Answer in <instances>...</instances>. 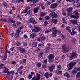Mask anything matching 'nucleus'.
I'll list each match as a JSON object with an SVG mask.
<instances>
[{
	"label": "nucleus",
	"mask_w": 80,
	"mask_h": 80,
	"mask_svg": "<svg viewBox=\"0 0 80 80\" xmlns=\"http://www.w3.org/2000/svg\"><path fill=\"white\" fill-rule=\"evenodd\" d=\"M76 64V63L75 62H71L68 65V70H71L73 66Z\"/></svg>",
	"instance_id": "1"
},
{
	"label": "nucleus",
	"mask_w": 80,
	"mask_h": 80,
	"mask_svg": "<svg viewBox=\"0 0 80 80\" xmlns=\"http://www.w3.org/2000/svg\"><path fill=\"white\" fill-rule=\"evenodd\" d=\"M70 54H68L67 55V56L69 58H71L72 59H73V57H75L76 56V53H75V51H73L71 53V55L70 56Z\"/></svg>",
	"instance_id": "2"
},
{
	"label": "nucleus",
	"mask_w": 80,
	"mask_h": 80,
	"mask_svg": "<svg viewBox=\"0 0 80 80\" xmlns=\"http://www.w3.org/2000/svg\"><path fill=\"white\" fill-rule=\"evenodd\" d=\"M52 30H53V31H52V37H54L56 36V34H57V33L58 32V30L55 29V28L53 27L52 28Z\"/></svg>",
	"instance_id": "3"
},
{
	"label": "nucleus",
	"mask_w": 80,
	"mask_h": 80,
	"mask_svg": "<svg viewBox=\"0 0 80 80\" xmlns=\"http://www.w3.org/2000/svg\"><path fill=\"white\" fill-rule=\"evenodd\" d=\"M54 57L55 56H54L53 54H50L48 55V58H49L50 62H53V59L54 58Z\"/></svg>",
	"instance_id": "4"
},
{
	"label": "nucleus",
	"mask_w": 80,
	"mask_h": 80,
	"mask_svg": "<svg viewBox=\"0 0 80 80\" xmlns=\"http://www.w3.org/2000/svg\"><path fill=\"white\" fill-rule=\"evenodd\" d=\"M39 31H40V28L35 26V28L32 30V32H34V33H37Z\"/></svg>",
	"instance_id": "5"
},
{
	"label": "nucleus",
	"mask_w": 80,
	"mask_h": 80,
	"mask_svg": "<svg viewBox=\"0 0 80 80\" xmlns=\"http://www.w3.org/2000/svg\"><path fill=\"white\" fill-rule=\"evenodd\" d=\"M49 16L51 18H57L58 15L55 12L51 13L49 14Z\"/></svg>",
	"instance_id": "6"
},
{
	"label": "nucleus",
	"mask_w": 80,
	"mask_h": 80,
	"mask_svg": "<svg viewBox=\"0 0 80 80\" xmlns=\"http://www.w3.org/2000/svg\"><path fill=\"white\" fill-rule=\"evenodd\" d=\"M55 68V65H51L50 66L48 67L49 70L50 72H52L53 70Z\"/></svg>",
	"instance_id": "7"
},
{
	"label": "nucleus",
	"mask_w": 80,
	"mask_h": 80,
	"mask_svg": "<svg viewBox=\"0 0 80 80\" xmlns=\"http://www.w3.org/2000/svg\"><path fill=\"white\" fill-rule=\"evenodd\" d=\"M62 50L63 52H68V51H69V50H70V49L66 47V46H65V45H63L62 46Z\"/></svg>",
	"instance_id": "8"
},
{
	"label": "nucleus",
	"mask_w": 80,
	"mask_h": 80,
	"mask_svg": "<svg viewBox=\"0 0 80 80\" xmlns=\"http://www.w3.org/2000/svg\"><path fill=\"white\" fill-rule=\"evenodd\" d=\"M79 16H78V12H76L75 13V16L74 15H71L70 16L71 18H79Z\"/></svg>",
	"instance_id": "9"
},
{
	"label": "nucleus",
	"mask_w": 80,
	"mask_h": 80,
	"mask_svg": "<svg viewBox=\"0 0 80 80\" xmlns=\"http://www.w3.org/2000/svg\"><path fill=\"white\" fill-rule=\"evenodd\" d=\"M58 6V4L57 3H55L54 4H51L50 6L51 8L54 9L56 8V7Z\"/></svg>",
	"instance_id": "10"
},
{
	"label": "nucleus",
	"mask_w": 80,
	"mask_h": 80,
	"mask_svg": "<svg viewBox=\"0 0 80 80\" xmlns=\"http://www.w3.org/2000/svg\"><path fill=\"white\" fill-rule=\"evenodd\" d=\"M40 6H38V7H36L34 8V13H36L38 12V11L39 10H40Z\"/></svg>",
	"instance_id": "11"
},
{
	"label": "nucleus",
	"mask_w": 80,
	"mask_h": 80,
	"mask_svg": "<svg viewBox=\"0 0 80 80\" xmlns=\"http://www.w3.org/2000/svg\"><path fill=\"white\" fill-rule=\"evenodd\" d=\"M30 37L31 38H32V39H34V38H35V37H37V35H36V34L35 33H33L30 34Z\"/></svg>",
	"instance_id": "12"
},
{
	"label": "nucleus",
	"mask_w": 80,
	"mask_h": 80,
	"mask_svg": "<svg viewBox=\"0 0 80 80\" xmlns=\"http://www.w3.org/2000/svg\"><path fill=\"white\" fill-rule=\"evenodd\" d=\"M18 49L20 50L22 53H25V49L24 48H22L18 47Z\"/></svg>",
	"instance_id": "13"
},
{
	"label": "nucleus",
	"mask_w": 80,
	"mask_h": 80,
	"mask_svg": "<svg viewBox=\"0 0 80 80\" xmlns=\"http://www.w3.org/2000/svg\"><path fill=\"white\" fill-rule=\"evenodd\" d=\"M70 27L69 26H67L66 28V30H68L71 35H72V32H71V30L70 29Z\"/></svg>",
	"instance_id": "14"
},
{
	"label": "nucleus",
	"mask_w": 80,
	"mask_h": 80,
	"mask_svg": "<svg viewBox=\"0 0 80 80\" xmlns=\"http://www.w3.org/2000/svg\"><path fill=\"white\" fill-rule=\"evenodd\" d=\"M23 28V25H22L18 29L17 32L19 33H20V31H21V30H22V28Z\"/></svg>",
	"instance_id": "15"
},
{
	"label": "nucleus",
	"mask_w": 80,
	"mask_h": 80,
	"mask_svg": "<svg viewBox=\"0 0 80 80\" xmlns=\"http://www.w3.org/2000/svg\"><path fill=\"white\" fill-rule=\"evenodd\" d=\"M3 68L5 69V70L3 72L4 73H7V72H8V71L9 70V69H8V68L5 67H3Z\"/></svg>",
	"instance_id": "16"
},
{
	"label": "nucleus",
	"mask_w": 80,
	"mask_h": 80,
	"mask_svg": "<svg viewBox=\"0 0 80 80\" xmlns=\"http://www.w3.org/2000/svg\"><path fill=\"white\" fill-rule=\"evenodd\" d=\"M71 22L72 23L73 25H77V22L76 20H72Z\"/></svg>",
	"instance_id": "17"
},
{
	"label": "nucleus",
	"mask_w": 80,
	"mask_h": 80,
	"mask_svg": "<svg viewBox=\"0 0 80 80\" xmlns=\"http://www.w3.org/2000/svg\"><path fill=\"white\" fill-rule=\"evenodd\" d=\"M72 9H73V8L71 7L69 8H67L66 9V11L67 12H71V11L72 10Z\"/></svg>",
	"instance_id": "18"
},
{
	"label": "nucleus",
	"mask_w": 80,
	"mask_h": 80,
	"mask_svg": "<svg viewBox=\"0 0 80 80\" xmlns=\"http://www.w3.org/2000/svg\"><path fill=\"white\" fill-rule=\"evenodd\" d=\"M38 45V43L37 42H34L32 43V46L34 47H37Z\"/></svg>",
	"instance_id": "19"
},
{
	"label": "nucleus",
	"mask_w": 80,
	"mask_h": 80,
	"mask_svg": "<svg viewBox=\"0 0 80 80\" xmlns=\"http://www.w3.org/2000/svg\"><path fill=\"white\" fill-rule=\"evenodd\" d=\"M23 66H21L19 68L17 69V71L18 72H20V71L22 70V69H23Z\"/></svg>",
	"instance_id": "20"
},
{
	"label": "nucleus",
	"mask_w": 80,
	"mask_h": 80,
	"mask_svg": "<svg viewBox=\"0 0 80 80\" xmlns=\"http://www.w3.org/2000/svg\"><path fill=\"white\" fill-rule=\"evenodd\" d=\"M45 76L46 77V78H48V77H49V72H46L45 74Z\"/></svg>",
	"instance_id": "21"
},
{
	"label": "nucleus",
	"mask_w": 80,
	"mask_h": 80,
	"mask_svg": "<svg viewBox=\"0 0 80 80\" xmlns=\"http://www.w3.org/2000/svg\"><path fill=\"white\" fill-rule=\"evenodd\" d=\"M58 22V21H57V20L53 19H52V23H55L56 24V23H57Z\"/></svg>",
	"instance_id": "22"
},
{
	"label": "nucleus",
	"mask_w": 80,
	"mask_h": 80,
	"mask_svg": "<svg viewBox=\"0 0 80 80\" xmlns=\"http://www.w3.org/2000/svg\"><path fill=\"white\" fill-rule=\"evenodd\" d=\"M64 76L65 77H67L69 78L70 77V76L69 75V74H68V73L66 72H65L64 73Z\"/></svg>",
	"instance_id": "23"
},
{
	"label": "nucleus",
	"mask_w": 80,
	"mask_h": 80,
	"mask_svg": "<svg viewBox=\"0 0 80 80\" xmlns=\"http://www.w3.org/2000/svg\"><path fill=\"white\" fill-rule=\"evenodd\" d=\"M62 68V67L61 65H59L57 66V69L58 70H60Z\"/></svg>",
	"instance_id": "24"
},
{
	"label": "nucleus",
	"mask_w": 80,
	"mask_h": 80,
	"mask_svg": "<svg viewBox=\"0 0 80 80\" xmlns=\"http://www.w3.org/2000/svg\"><path fill=\"white\" fill-rule=\"evenodd\" d=\"M41 65H42V63H41V62H38V63H37V65L38 67H41Z\"/></svg>",
	"instance_id": "25"
},
{
	"label": "nucleus",
	"mask_w": 80,
	"mask_h": 80,
	"mask_svg": "<svg viewBox=\"0 0 80 80\" xmlns=\"http://www.w3.org/2000/svg\"><path fill=\"white\" fill-rule=\"evenodd\" d=\"M33 21L32 18H31L29 19V22L30 23H32V22H33Z\"/></svg>",
	"instance_id": "26"
},
{
	"label": "nucleus",
	"mask_w": 80,
	"mask_h": 80,
	"mask_svg": "<svg viewBox=\"0 0 80 80\" xmlns=\"http://www.w3.org/2000/svg\"><path fill=\"white\" fill-rule=\"evenodd\" d=\"M46 14V13H45L41 12L40 13V16H41V17H43V16H44V15H45Z\"/></svg>",
	"instance_id": "27"
},
{
	"label": "nucleus",
	"mask_w": 80,
	"mask_h": 80,
	"mask_svg": "<svg viewBox=\"0 0 80 80\" xmlns=\"http://www.w3.org/2000/svg\"><path fill=\"white\" fill-rule=\"evenodd\" d=\"M39 1V0H32V2L33 3H37Z\"/></svg>",
	"instance_id": "28"
},
{
	"label": "nucleus",
	"mask_w": 80,
	"mask_h": 80,
	"mask_svg": "<svg viewBox=\"0 0 80 80\" xmlns=\"http://www.w3.org/2000/svg\"><path fill=\"white\" fill-rule=\"evenodd\" d=\"M76 78H79L80 77V72H78L76 75Z\"/></svg>",
	"instance_id": "29"
},
{
	"label": "nucleus",
	"mask_w": 80,
	"mask_h": 80,
	"mask_svg": "<svg viewBox=\"0 0 80 80\" xmlns=\"http://www.w3.org/2000/svg\"><path fill=\"white\" fill-rule=\"evenodd\" d=\"M42 67L43 68L45 69V68H47V65L45 64H43L42 65Z\"/></svg>",
	"instance_id": "30"
},
{
	"label": "nucleus",
	"mask_w": 80,
	"mask_h": 80,
	"mask_svg": "<svg viewBox=\"0 0 80 80\" xmlns=\"http://www.w3.org/2000/svg\"><path fill=\"white\" fill-rule=\"evenodd\" d=\"M62 20L63 21V23H65L66 24H67V22H65V18H62Z\"/></svg>",
	"instance_id": "31"
},
{
	"label": "nucleus",
	"mask_w": 80,
	"mask_h": 80,
	"mask_svg": "<svg viewBox=\"0 0 80 80\" xmlns=\"http://www.w3.org/2000/svg\"><path fill=\"white\" fill-rule=\"evenodd\" d=\"M72 32H72V34H71V35H74V34H76V35H77V31H72Z\"/></svg>",
	"instance_id": "32"
},
{
	"label": "nucleus",
	"mask_w": 80,
	"mask_h": 80,
	"mask_svg": "<svg viewBox=\"0 0 80 80\" xmlns=\"http://www.w3.org/2000/svg\"><path fill=\"white\" fill-rule=\"evenodd\" d=\"M43 55V52H41L39 54V57L40 58L42 57Z\"/></svg>",
	"instance_id": "33"
},
{
	"label": "nucleus",
	"mask_w": 80,
	"mask_h": 80,
	"mask_svg": "<svg viewBox=\"0 0 80 80\" xmlns=\"http://www.w3.org/2000/svg\"><path fill=\"white\" fill-rule=\"evenodd\" d=\"M50 48H47L46 49V52H48L50 51Z\"/></svg>",
	"instance_id": "34"
},
{
	"label": "nucleus",
	"mask_w": 80,
	"mask_h": 80,
	"mask_svg": "<svg viewBox=\"0 0 80 80\" xmlns=\"http://www.w3.org/2000/svg\"><path fill=\"white\" fill-rule=\"evenodd\" d=\"M62 71H59L58 73V75H62Z\"/></svg>",
	"instance_id": "35"
},
{
	"label": "nucleus",
	"mask_w": 80,
	"mask_h": 80,
	"mask_svg": "<svg viewBox=\"0 0 80 80\" xmlns=\"http://www.w3.org/2000/svg\"><path fill=\"white\" fill-rule=\"evenodd\" d=\"M46 4L47 5H50V4H51V3H50V2L49 1H47L46 2Z\"/></svg>",
	"instance_id": "36"
},
{
	"label": "nucleus",
	"mask_w": 80,
	"mask_h": 80,
	"mask_svg": "<svg viewBox=\"0 0 80 80\" xmlns=\"http://www.w3.org/2000/svg\"><path fill=\"white\" fill-rule=\"evenodd\" d=\"M41 6L42 9V10H45V6H44L43 5L41 4Z\"/></svg>",
	"instance_id": "37"
},
{
	"label": "nucleus",
	"mask_w": 80,
	"mask_h": 80,
	"mask_svg": "<svg viewBox=\"0 0 80 80\" xmlns=\"http://www.w3.org/2000/svg\"><path fill=\"white\" fill-rule=\"evenodd\" d=\"M15 35L16 37H19V33H18V32L15 33Z\"/></svg>",
	"instance_id": "38"
},
{
	"label": "nucleus",
	"mask_w": 80,
	"mask_h": 80,
	"mask_svg": "<svg viewBox=\"0 0 80 80\" xmlns=\"http://www.w3.org/2000/svg\"><path fill=\"white\" fill-rule=\"evenodd\" d=\"M50 18V17L48 16H47L45 17V19L46 20H49Z\"/></svg>",
	"instance_id": "39"
},
{
	"label": "nucleus",
	"mask_w": 80,
	"mask_h": 80,
	"mask_svg": "<svg viewBox=\"0 0 80 80\" xmlns=\"http://www.w3.org/2000/svg\"><path fill=\"white\" fill-rule=\"evenodd\" d=\"M41 40L43 41L45 40L46 38L45 37H42L41 38Z\"/></svg>",
	"instance_id": "40"
},
{
	"label": "nucleus",
	"mask_w": 80,
	"mask_h": 80,
	"mask_svg": "<svg viewBox=\"0 0 80 80\" xmlns=\"http://www.w3.org/2000/svg\"><path fill=\"white\" fill-rule=\"evenodd\" d=\"M32 77H33V76H32V75H28V78H29V79H31Z\"/></svg>",
	"instance_id": "41"
},
{
	"label": "nucleus",
	"mask_w": 80,
	"mask_h": 80,
	"mask_svg": "<svg viewBox=\"0 0 80 80\" xmlns=\"http://www.w3.org/2000/svg\"><path fill=\"white\" fill-rule=\"evenodd\" d=\"M23 37L25 39H27V38H28V37L27 36V35L25 34L23 35Z\"/></svg>",
	"instance_id": "42"
},
{
	"label": "nucleus",
	"mask_w": 80,
	"mask_h": 80,
	"mask_svg": "<svg viewBox=\"0 0 80 80\" xmlns=\"http://www.w3.org/2000/svg\"><path fill=\"white\" fill-rule=\"evenodd\" d=\"M13 73L12 71H11L10 72H7V74L8 75H10V74L11 73Z\"/></svg>",
	"instance_id": "43"
},
{
	"label": "nucleus",
	"mask_w": 80,
	"mask_h": 80,
	"mask_svg": "<svg viewBox=\"0 0 80 80\" xmlns=\"http://www.w3.org/2000/svg\"><path fill=\"white\" fill-rule=\"evenodd\" d=\"M7 59V55L4 56V57L3 58L2 60H5Z\"/></svg>",
	"instance_id": "44"
},
{
	"label": "nucleus",
	"mask_w": 80,
	"mask_h": 80,
	"mask_svg": "<svg viewBox=\"0 0 80 80\" xmlns=\"http://www.w3.org/2000/svg\"><path fill=\"white\" fill-rule=\"evenodd\" d=\"M33 24L35 25L37 23V21L35 20H33L32 22Z\"/></svg>",
	"instance_id": "45"
},
{
	"label": "nucleus",
	"mask_w": 80,
	"mask_h": 80,
	"mask_svg": "<svg viewBox=\"0 0 80 80\" xmlns=\"http://www.w3.org/2000/svg\"><path fill=\"white\" fill-rule=\"evenodd\" d=\"M23 13H27V10L26 9H25L23 10Z\"/></svg>",
	"instance_id": "46"
},
{
	"label": "nucleus",
	"mask_w": 80,
	"mask_h": 80,
	"mask_svg": "<svg viewBox=\"0 0 80 80\" xmlns=\"http://www.w3.org/2000/svg\"><path fill=\"white\" fill-rule=\"evenodd\" d=\"M28 27L30 28H32V25H31V24H29L28 25Z\"/></svg>",
	"instance_id": "47"
},
{
	"label": "nucleus",
	"mask_w": 80,
	"mask_h": 80,
	"mask_svg": "<svg viewBox=\"0 0 80 80\" xmlns=\"http://www.w3.org/2000/svg\"><path fill=\"white\" fill-rule=\"evenodd\" d=\"M65 55H63L62 56L61 59L62 60H63V59H65Z\"/></svg>",
	"instance_id": "48"
},
{
	"label": "nucleus",
	"mask_w": 80,
	"mask_h": 80,
	"mask_svg": "<svg viewBox=\"0 0 80 80\" xmlns=\"http://www.w3.org/2000/svg\"><path fill=\"white\" fill-rule=\"evenodd\" d=\"M72 73H73V74L76 73H77V71H76V70H74L72 71Z\"/></svg>",
	"instance_id": "49"
},
{
	"label": "nucleus",
	"mask_w": 80,
	"mask_h": 80,
	"mask_svg": "<svg viewBox=\"0 0 80 80\" xmlns=\"http://www.w3.org/2000/svg\"><path fill=\"white\" fill-rule=\"evenodd\" d=\"M9 35L12 37H13V32H12V33H10Z\"/></svg>",
	"instance_id": "50"
},
{
	"label": "nucleus",
	"mask_w": 80,
	"mask_h": 80,
	"mask_svg": "<svg viewBox=\"0 0 80 80\" xmlns=\"http://www.w3.org/2000/svg\"><path fill=\"white\" fill-rule=\"evenodd\" d=\"M50 32V31L48 30H47L45 32V33H48L49 32Z\"/></svg>",
	"instance_id": "51"
},
{
	"label": "nucleus",
	"mask_w": 80,
	"mask_h": 80,
	"mask_svg": "<svg viewBox=\"0 0 80 80\" xmlns=\"http://www.w3.org/2000/svg\"><path fill=\"white\" fill-rule=\"evenodd\" d=\"M76 70L77 71H79V70H80V68H76Z\"/></svg>",
	"instance_id": "52"
},
{
	"label": "nucleus",
	"mask_w": 80,
	"mask_h": 80,
	"mask_svg": "<svg viewBox=\"0 0 80 80\" xmlns=\"http://www.w3.org/2000/svg\"><path fill=\"white\" fill-rule=\"evenodd\" d=\"M35 73V72H34L32 71L31 72V75H32V76H33V75H34V74Z\"/></svg>",
	"instance_id": "53"
},
{
	"label": "nucleus",
	"mask_w": 80,
	"mask_h": 80,
	"mask_svg": "<svg viewBox=\"0 0 80 80\" xmlns=\"http://www.w3.org/2000/svg\"><path fill=\"white\" fill-rule=\"evenodd\" d=\"M38 45L39 47H43V46H44V44H41L40 43Z\"/></svg>",
	"instance_id": "54"
},
{
	"label": "nucleus",
	"mask_w": 80,
	"mask_h": 80,
	"mask_svg": "<svg viewBox=\"0 0 80 80\" xmlns=\"http://www.w3.org/2000/svg\"><path fill=\"white\" fill-rule=\"evenodd\" d=\"M36 52H39V51H40V48H37L36 49Z\"/></svg>",
	"instance_id": "55"
},
{
	"label": "nucleus",
	"mask_w": 80,
	"mask_h": 80,
	"mask_svg": "<svg viewBox=\"0 0 80 80\" xmlns=\"http://www.w3.org/2000/svg\"><path fill=\"white\" fill-rule=\"evenodd\" d=\"M48 22H47V21H45V22H44V25H48Z\"/></svg>",
	"instance_id": "56"
},
{
	"label": "nucleus",
	"mask_w": 80,
	"mask_h": 80,
	"mask_svg": "<svg viewBox=\"0 0 80 80\" xmlns=\"http://www.w3.org/2000/svg\"><path fill=\"white\" fill-rule=\"evenodd\" d=\"M10 50L11 51H13L14 50V48L13 47H12L10 48Z\"/></svg>",
	"instance_id": "57"
},
{
	"label": "nucleus",
	"mask_w": 80,
	"mask_h": 80,
	"mask_svg": "<svg viewBox=\"0 0 80 80\" xmlns=\"http://www.w3.org/2000/svg\"><path fill=\"white\" fill-rule=\"evenodd\" d=\"M21 45L20 42H18L16 44V45H17V46H19V45Z\"/></svg>",
	"instance_id": "58"
},
{
	"label": "nucleus",
	"mask_w": 80,
	"mask_h": 80,
	"mask_svg": "<svg viewBox=\"0 0 80 80\" xmlns=\"http://www.w3.org/2000/svg\"><path fill=\"white\" fill-rule=\"evenodd\" d=\"M17 25H20V24H21V22H20L18 21H17Z\"/></svg>",
	"instance_id": "59"
},
{
	"label": "nucleus",
	"mask_w": 80,
	"mask_h": 80,
	"mask_svg": "<svg viewBox=\"0 0 80 80\" xmlns=\"http://www.w3.org/2000/svg\"><path fill=\"white\" fill-rule=\"evenodd\" d=\"M16 26H17V24H13L12 25L13 27H16Z\"/></svg>",
	"instance_id": "60"
},
{
	"label": "nucleus",
	"mask_w": 80,
	"mask_h": 80,
	"mask_svg": "<svg viewBox=\"0 0 80 80\" xmlns=\"http://www.w3.org/2000/svg\"><path fill=\"white\" fill-rule=\"evenodd\" d=\"M11 63H12V64H16V62H15V61H12L11 62Z\"/></svg>",
	"instance_id": "61"
},
{
	"label": "nucleus",
	"mask_w": 80,
	"mask_h": 80,
	"mask_svg": "<svg viewBox=\"0 0 80 80\" xmlns=\"http://www.w3.org/2000/svg\"><path fill=\"white\" fill-rule=\"evenodd\" d=\"M23 45H24V46H27L28 45V44H27V43L26 42H24L23 43Z\"/></svg>",
	"instance_id": "62"
},
{
	"label": "nucleus",
	"mask_w": 80,
	"mask_h": 80,
	"mask_svg": "<svg viewBox=\"0 0 80 80\" xmlns=\"http://www.w3.org/2000/svg\"><path fill=\"white\" fill-rule=\"evenodd\" d=\"M61 27L62 28H65V25H64V24H62L61 26Z\"/></svg>",
	"instance_id": "63"
},
{
	"label": "nucleus",
	"mask_w": 80,
	"mask_h": 80,
	"mask_svg": "<svg viewBox=\"0 0 80 80\" xmlns=\"http://www.w3.org/2000/svg\"><path fill=\"white\" fill-rule=\"evenodd\" d=\"M47 63V60H46L44 61V63L45 64V63Z\"/></svg>",
	"instance_id": "64"
}]
</instances>
